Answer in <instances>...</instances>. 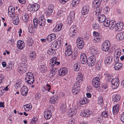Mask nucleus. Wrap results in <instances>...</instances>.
Masks as SVG:
<instances>
[{"mask_svg":"<svg viewBox=\"0 0 124 124\" xmlns=\"http://www.w3.org/2000/svg\"><path fill=\"white\" fill-rule=\"evenodd\" d=\"M103 100L102 98L100 97L98 99V103L99 104H101L103 103Z\"/></svg>","mask_w":124,"mask_h":124,"instance_id":"obj_60","label":"nucleus"},{"mask_svg":"<svg viewBox=\"0 0 124 124\" xmlns=\"http://www.w3.org/2000/svg\"><path fill=\"white\" fill-rule=\"evenodd\" d=\"M104 22L103 24L105 26L107 27L110 25L111 21L106 19Z\"/></svg>","mask_w":124,"mask_h":124,"instance_id":"obj_40","label":"nucleus"},{"mask_svg":"<svg viewBox=\"0 0 124 124\" xmlns=\"http://www.w3.org/2000/svg\"><path fill=\"white\" fill-rule=\"evenodd\" d=\"M110 45L109 41L105 40L102 45V50L106 52L109 49Z\"/></svg>","mask_w":124,"mask_h":124,"instance_id":"obj_5","label":"nucleus"},{"mask_svg":"<svg viewBox=\"0 0 124 124\" xmlns=\"http://www.w3.org/2000/svg\"><path fill=\"white\" fill-rule=\"evenodd\" d=\"M31 104L24 105L23 108L26 111H29L31 109Z\"/></svg>","mask_w":124,"mask_h":124,"instance_id":"obj_35","label":"nucleus"},{"mask_svg":"<svg viewBox=\"0 0 124 124\" xmlns=\"http://www.w3.org/2000/svg\"><path fill=\"white\" fill-rule=\"evenodd\" d=\"M17 46L18 49L22 50L25 46V44L24 42L22 40H18L17 42Z\"/></svg>","mask_w":124,"mask_h":124,"instance_id":"obj_13","label":"nucleus"},{"mask_svg":"<svg viewBox=\"0 0 124 124\" xmlns=\"http://www.w3.org/2000/svg\"><path fill=\"white\" fill-rule=\"evenodd\" d=\"M3 89V87H0V96H1L2 94L4 93V92H2V91Z\"/></svg>","mask_w":124,"mask_h":124,"instance_id":"obj_64","label":"nucleus"},{"mask_svg":"<svg viewBox=\"0 0 124 124\" xmlns=\"http://www.w3.org/2000/svg\"><path fill=\"white\" fill-rule=\"evenodd\" d=\"M93 85L95 88H98L100 86V80L98 77L94 78L92 81Z\"/></svg>","mask_w":124,"mask_h":124,"instance_id":"obj_2","label":"nucleus"},{"mask_svg":"<svg viewBox=\"0 0 124 124\" xmlns=\"http://www.w3.org/2000/svg\"><path fill=\"white\" fill-rule=\"evenodd\" d=\"M89 6H86L84 7L82 10V13L83 15H85L87 14L89 11Z\"/></svg>","mask_w":124,"mask_h":124,"instance_id":"obj_15","label":"nucleus"},{"mask_svg":"<svg viewBox=\"0 0 124 124\" xmlns=\"http://www.w3.org/2000/svg\"><path fill=\"white\" fill-rule=\"evenodd\" d=\"M39 8V6L36 3H35L31 5L29 4L28 7V9L29 11H36Z\"/></svg>","mask_w":124,"mask_h":124,"instance_id":"obj_1","label":"nucleus"},{"mask_svg":"<svg viewBox=\"0 0 124 124\" xmlns=\"http://www.w3.org/2000/svg\"><path fill=\"white\" fill-rule=\"evenodd\" d=\"M57 60V57H54L52 59H51L50 64V66L52 68H53L54 66V62L56 61Z\"/></svg>","mask_w":124,"mask_h":124,"instance_id":"obj_27","label":"nucleus"},{"mask_svg":"<svg viewBox=\"0 0 124 124\" xmlns=\"http://www.w3.org/2000/svg\"><path fill=\"white\" fill-rule=\"evenodd\" d=\"M83 44H77L78 48L79 49H82L83 46Z\"/></svg>","mask_w":124,"mask_h":124,"instance_id":"obj_62","label":"nucleus"},{"mask_svg":"<svg viewBox=\"0 0 124 124\" xmlns=\"http://www.w3.org/2000/svg\"><path fill=\"white\" fill-rule=\"evenodd\" d=\"M26 81L29 84H32L34 81V78H31L28 79H27V81Z\"/></svg>","mask_w":124,"mask_h":124,"instance_id":"obj_44","label":"nucleus"},{"mask_svg":"<svg viewBox=\"0 0 124 124\" xmlns=\"http://www.w3.org/2000/svg\"><path fill=\"white\" fill-rule=\"evenodd\" d=\"M100 36L99 33L98 35H97V36L94 37L93 40V41L94 42H98L100 39Z\"/></svg>","mask_w":124,"mask_h":124,"instance_id":"obj_42","label":"nucleus"},{"mask_svg":"<svg viewBox=\"0 0 124 124\" xmlns=\"http://www.w3.org/2000/svg\"><path fill=\"white\" fill-rule=\"evenodd\" d=\"M80 85L79 84H76L73 86L72 92L74 94H76L80 92Z\"/></svg>","mask_w":124,"mask_h":124,"instance_id":"obj_10","label":"nucleus"},{"mask_svg":"<svg viewBox=\"0 0 124 124\" xmlns=\"http://www.w3.org/2000/svg\"><path fill=\"white\" fill-rule=\"evenodd\" d=\"M28 28V31L30 33H32L34 32V30L32 27V24L29 25Z\"/></svg>","mask_w":124,"mask_h":124,"instance_id":"obj_45","label":"nucleus"},{"mask_svg":"<svg viewBox=\"0 0 124 124\" xmlns=\"http://www.w3.org/2000/svg\"><path fill=\"white\" fill-rule=\"evenodd\" d=\"M120 119L121 121L124 123V112L121 115Z\"/></svg>","mask_w":124,"mask_h":124,"instance_id":"obj_59","label":"nucleus"},{"mask_svg":"<svg viewBox=\"0 0 124 124\" xmlns=\"http://www.w3.org/2000/svg\"><path fill=\"white\" fill-rule=\"evenodd\" d=\"M70 16L71 20H73L75 17V13L73 11H71L70 13Z\"/></svg>","mask_w":124,"mask_h":124,"instance_id":"obj_50","label":"nucleus"},{"mask_svg":"<svg viewBox=\"0 0 124 124\" xmlns=\"http://www.w3.org/2000/svg\"><path fill=\"white\" fill-rule=\"evenodd\" d=\"M66 106L65 104L63 103L62 104L60 108V111L62 112H65L66 110Z\"/></svg>","mask_w":124,"mask_h":124,"instance_id":"obj_32","label":"nucleus"},{"mask_svg":"<svg viewBox=\"0 0 124 124\" xmlns=\"http://www.w3.org/2000/svg\"><path fill=\"white\" fill-rule=\"evenodd\" d=\"M77 110L76 108H73L72 109L70 108L68 110V115L69 116H71L74 115H75L77 113Z\"/></svg>","mask_w":124,"mask_h":124,"instance_id":"obj_14","label":"nucleus"},{"mask_svg":"<svg viewBox=\"0 0 124 124\" xmlns=\"http://www.w3.org/2000/svg\"><path fill=\"white\" fill-rule=\"evenodd\" d=\"M49 108H47V109L44 111V116L46 119H48L51 117V110L49 109Z\"/></svg>","mask_w":124,"mask_h":124,"instance_id":"obj_8","label":"nucleus"},{"mask_svg":"<svg viewBox=\"0 0 124 124\" xmlns=\"http://www.w3.org/2000/svg\"><path fill=\"white\" fill-rule=\"evenodd\" d=\"M117 35L118 38H117V40L120 41V40H122L124 38V32H121L118 33Z\"/></svg>","mask_w":124,"mask_h":124,"instance_id":"obj_21","label":"nucleus"},{"mask_svg":"<svg viewBox=\"0 0 124 124\" xmlns=\"http://www.w3.org/2000/svg\"><path fill=\"white\" fill-rule=\"evenodd\" d=\"M112 100L116 102V95H114L113 96L112 98Z\"/></svg>","mask_w":124,"mask_h":124,"instance_id":"obj_63","label":"nucleus"},{"mask_svg":"<svg viewBox=\"0 0 124 124\" xmlns=\"http://www.w3.org/2000/svg\"><path fill=\"white\" fill-rule=\"evenodd\" d=\"M79 0H73L72 2V6L73 7H74L75 6L73 5H77L79 3Z\"/></svg>","mask_w":124,"mask_h":124,"instance_id":"obj_46","label":"nucleus"},{"mask_svg":"<svg viewBox=\"0 0 124 124\" xmlns=\"http://www.w3.org/2000/svg\"><path fill=\"white\" fill-rule=\"evenodd\" d=\"M110 23L111 24V27L113 31L116 30V21L114 20L111 21Z\"/></svg>","mask_w":124,"mask_h":124,"instance_id":"obj_30","label":"nucleus"},{"mask_svg":"<svg viewBox=\"0 0 124 124\" xmlns=\"http://www.w3.org/2000/svg\"><path fill=\"white\" fill-rule=\"evenodd\" d=\"M53 12V11H52V10H50L48 9H47L45 12L46 15L47 16H49L50 15H51V14Z\"/></svg>","mask_w":124,"mask_h":124,"instance_id":"obj_43","label":"nucleus"},{"mask_svg":"<svg viewBox=\"0 0 124 124\" xmlns=\"http://www.w3.org/2000/svg\"><path fill=\"white\" fill-rule=\"evenodd\" d=\"M29 57L31 60H34L36 57V54L34 52H31L29 55Z\"/></svg>","mask_w":124,"mask_h":124,"instance_id":"obj_34","label":"nucleus"},{"mask_svg":"<svg viewBox=\"0 0 124 124\" xmlns=\"http://www.w3.org/2000/svg\"><path fill=\"white\" fill-rule=\"evenodd\" d=\"M83 40L82 38L80 37L78 38L77 40V44H83Z\"/></svg>","mask_w":124,"mask_h":124,"instance_id":"obj_39","label":"nucleus"},{"mask_svg":"<svg viewBox=\"0 0 124 124\" xmlns=\"http://www.w3.org/2000/svg\"><path fill=\"white\" fill-rule=\"evenodd\" d=\"M123 65L121 63H117V70H120L121 68H122Z\"/></svg>","mask_w":124,"mask_h":124,"instance_id":"obj_51","label":"nucleus"},{"mask_svg":"<svg viewBox=\"0 0 124 124\" xmlns=\"http://www.w3.org/2000/svg\"><path fill=\"white\" fill-rule=\"evenodd\" d=\"M92 49L91 51L92 53L93 54V55L95 56V55L97 53V51L95 48H92Z\"/></svg>","mask_w":124,"mask_h":124,"instance_id":"obj_58","label":"nucleus"},{"mask_svg":"<svg viewBox=\"0 0 124 124\" xmlns=\"http://www.w3.org/2000/svg\"><path fill=\"white\" fill-rule=\"evenodd\" d=\"M4 76L2 74H0V85L2 83L4 79Z\"/></svg>","mask_w":124,"mask_h":124,"instance_id":"obj_48","label":"nucleus"},{"mask_svg":"<svg viewBox=\"0 0 124 124\" xmlns=\"http://www.w3.org/2000/svg\"><path fill=\"white\" fill-rule=\"evenodd\" d=\"M29 15L28 14H25L22 17L23 21L25 22H27L29 20Z\"/></svg>","mask_w":124,"mask_h":124,"instance_id":"obj_36","label":"nucleus"},{"mask_svg":"<svg viewBox=\"0 0 124 124\" xmlns=\"http://www.w3.org/2000/svg\"><path fill=\"white\" fill-rule=\"evenodd\" d=\"M15 8L12 6H10L8 8V14L11 15L14 13Z\"/></svg>","mask_w":124,"mask_h":124,"instance_id":"obj_26","label":"nucleus"},{"mask_svg":"<svg viewBox=\"0 0 124 124\" xmlns=\"http://www.w3.org/2000/svg\"><path fill=\"white\" fill-rule=\"evenodd\" d=\"M69 35L70 36H72L73 38L75 37L76 36V34L77 32V29L75 27H71L69 30Z\"/></svg>","mask_w":124,"mask_h":124,"instance_id":"obj_6","label":"nucleus"},{"mask_svg":"<svg viewBox=\"0 0 124 124\" xmlns=\"http://www.w3.org/2000/svg\"><path fill=\"white\" fill-rule=\"evenodd\" d=\"M80 65L77 63L75 64L74 65V69L75 71H78L79 69Z\"/></svg>","mask_w":124,"mask_h":124,"instance_id":"obj_41","label":"nucleus"},{"mask_svg":"<svg viewBox=\"0 0 124 124\" xmlns=\"http://www.w3.org/2000/svg\"><path fill=\"white\" fill-rule=\"evenodd\" d=\"M27 75H26V77L25 78V80L26 81H27V79H30L31 78H34L33 76L32 73L31 72H28L26 73Z\"/></svg>","mask_w":124,"mask_h":124,"instance_id":"obj_33","label":"nucleus"},{"mask_svg":"<svg viewBox=\"0 0 124 124\" xmlns=\"http://www.w3.org/2000/svg\"><path fill=\"white\" fill-rule=\"evenodd\" d=\"M100 12V10L99 8H97L95 11L96 14L97 15H99Z\"/></svg>","mask_w":124,"mask_h":124,"instance_id":"obj_57","label":"nucleus"},{"mask_svg":"<svg viewBox=\"0 0 124 124\" xmlns=\"http://www.w3.org/2000/svg\"><path fill=\"white\" fill-rule=\"evenodd\" d=\"M28 89L26 86H23V89L22 91H21L22 94L24 96H26L28 92Z\"/></svg>","mask_w":124,"mask_h":124,"instance_id":"obj_22","label":"nucleus"},{"mask_svg":"<svg viewBox=\"0 0 124 124\" xmlns=\"http://www.w3.org/2000/svg\"><path fill=\"white\" fill-rule=\"evenodd\" d=\"M13 22L15 25H17L19 23V19L18 17L16 16H14L12 18Z\"/></svg>","mask_w":124,"mask_h":124,"instance_id":"obj_20","label":"nucleus"},{"mask_svg":"<svg viewBox=\"0 0 124 124\" xmlns=\"http://www.w3.org/2000/svg\"><path fill=\"white\" fill-rule=\"evenodd\" d=\"M101 115L102 117H104L108 118V115L107 113L105 111H104L102 112L101 114Z\"/></svg>","mask_w":124,"mask_h":124,"instance_id":"obj_49","label":"nucleus"},{"mask_svg":"<svg viewBox=\"0 0 124 124\" xmlns=\"http://www.w3.org/2000/svg\"><path fill=\"white\" fill-rule=\"evenodd\" d=\"M116 105H115L113 108V113L114 115H116Z\"/></svg>","mask_w":124,"mask_h":124,"instance_id":"obj_54","label":"nucleus"},{"mask_svg":"<svg viewBox=\"0 0 124 124\" xmlns=\"http://www.w3.org/2000/svg\"><path fill=\"white\" fill-rule=\"evenodd\" d=\"M62 27V24H58L57 25V29L58 31H61V30Z\"/></svg>","mask_w":124,"mask_h":124,"instance_id":"obj_55","label":"nucleus"},{"mask_svg":"<svg viewBox=\"0 0 124 124\" xmlns=\"http://www.w3.org/2000/svg\"><path fill=\"white\" fill-rule=\"evenodd\" d=\"M57 71V69L56 68H54V69H52L50 70V75H51L52 76H54L55 74Z\"/></svg>","mask_w":124,"mask_h":124,"instance_id":"obj_38","label":"nucleus"},{"mask_svg":"<svg viewBox=\"0 0 124 124\" xmlns=\"http://www.w3.org/2000/svg\"><path fill=\"white\" fill-rule=\"evenodd\" d=\"M73 53L72 49L70 45L68 46L65 49V55L66 57L71 55Z\"/></svg>","mask_w":124,"mask_h":124,"instance_id":"obj_7","label":"nucleus"},{"mask_svg":"<svg viewBox=\"0 0 124 124\" xmlns=\"http://www.w3.org/2000/svg\"><path fill=\"white\" fill-rule=\"evenodd\" d=\"M123 26V24L122 22H118L117 23V32L121 30Z\"/></svg>","mask_w":124,"mask_h":124,"instance_id":"obj_16","label":"nucleus"},{"mask_svg":"<svg viewBox=\"0 0 124 124\" xmlns=\"http://www.w3.org/2000/svg\"><path fill=\"white\" fill-rule=\"evenodd\" d=\"M57 100V99L55 98V96H53L51 97L49 102L51 104H54L56 102Z\"/></svg>","mask_w":124,"mask_h":124,"instance_id":"obj_31","label":"nucleus"},{"mask_svg":"<svg viewBox=\"0 0 124 124\" xmlns=\"http://www.w3.org/2000/svg\"><path fill=\"white\" fill-rule=\"evenodd\" d=\"M37 120L38 119L37 117H33L32 120L31 121V124H36V122L37 121Z\"/></svg>","mask_w":124,"mask_h":124,"instance_id":"obj_47","label":"nucleus"},{"mask_svg":"<svg viewBox=\"0 0 124 124\" xmlns=\"http://www.w3.org/2000/svg\"><path fill=\"white\" fill-rule=\"evenodd\" d=\"M112 60V58L111 56H108L104 60V62L105 64H109Z\"/></svg>","mask_w":124,"mask_h":124,"instance_id":"obj_28","label":"nucleus"},{"mask_svg":"<svg viewBox=\"0 0 124 124\" xmlns=\"http://www.w3.org/2000/svg\"><path fill=\"white\" fill-rule=\"evenodd\" d=\"M88 59H87L86 56L84 54L80 55V61L82 63L85 64L87 62Z\"/></svg>","mask_w":124,"mask_h":124,"instance_id":"obj_12","label":"nucleus"},{"mask_svg":"<svg viewBox=\"0 0 124 124\" xmlns=\"http://www.w3.org/2000/svg\"><path fill=\"white\" fill-rule=\"evenodd\" d=\"M88 102V99L85 98H83L79 101V103L81 105L84 104Z\"/></svg>","mask_w":124,"mask_h":124,"instance_id":"obj_29","label":"nucleus"},{"mask_svg":"<svg viewBox=\"0 0 124 124\" xmlns=\"http://www.w3.org/2000/svg\"><path fill=\"white\" fill-rule=\"evenodd\" d=\"M107 79L109 81H111L112 84V88L113 89H115L116 88L115 83H116L115 80H116L115 78L114 80L112 79L113 76L111 75H108L107 76Z\"/></svg>","mask_w":124,"mask_h":124,"instance_id":"obj_11","label":"nucleus"},{"mask_svg":"<svg viewBox=\"0 0 124 124\" xmlns=\"http://www.w3.org/2000/svg\"><path fill=\"white\" fill-rule=\"evenodd\" d=\"M21 81H19L16 83L15 85V87L17 88H19L21 86Z\"/></svg>","mask_w":124,"mask_h":124,"instance_id":"obj_52","label":"nucleus"},{"mask_svg":"<svg viewBox=\"0 0 124 124\" xmlns=\"http://www.w3.org/2000/svg\"><path fill=\"white\" fill-rule=\"evenodd\" d=\"M83 78V76L82 75L80 74V75H79L76 78L77 82L76 84L80 85V83L82 81Z\"/></svg>","mask_w":124,"mask_h":124,"instance_id":"obj_23","label":"nucleus"},{"mask_svg":"<svg viewBox=\"0 0 124 124\" xmlns=\"http://www.w3.org/2000/svg\"><path fill=\"white\" fill-rule=\"evenodd\" d=\"M40 69L41 72L44 73L46 71V67L45 66L42 65L40 67Z\"/></svg>","mask_w":124,"mask_h":124,"instance_id":"obj_37","label":"nucleus"},{"mask_svg":"<svg viewBox=\"0 0 124 124\" xmlns=\"http://www.w3.org/2000/svg\"><path fill=\"white\" fill-rule=\"evenodd\" d=\"M101 1L102 0H94L93 4L95 7H97L99 6Z\"/></svg>","mask_w":124,"mask_h":124,"instance_id":"obj_25","label":"nucleus"},{"mask_svg":"<svg viewBox=\"0 0 124 124\" xmlns=\"http://www.w3.org/2000/svg\"><path fill=\"white\" fill-rule=\"evenodd\" d=\"M90 111L89 110H85L82 112L83 116L85 117L88 116L90 115Z\"/></svg>","mask_w":124,"mask_h":124,"instance_id":"obj_24","label":"nucleus"},{"mask_svg":"<svg viewBox=\"0 0 124 124\" xmlns=\"http://www.w3.org/2000/svg\"><path fill=\"white\" fill-rule=\"evenodd\" d=\"M109 11V8L108 6H106L104 8V11L105 13L108 12Z\"/></svg>","mask_w":124,"mask_h":124,"instance_id":"obj_53","label":"nucleus"},{"mask_svg":"<svg viewBox=\"0 0 124 124\" xmlns=\"http://www.w3.org/2000/svg\"><path fill=\"white\" fill-rule=\"evenodd\" d=\"M45 20L42 17H40L38 21L39 24L41 26L43 27L45 25Z\"/></svg>","mask_w":124,"mask_h":124,"instance_id":"obj_17","label":"nucleus"},{"mask_svg":"<svg viewBox=\"0 0 124 124\" xmlns=\"http://www.w3.org/2000/svg\"><path fill=\"white\" fill-rule=\"evenodd\" d=\"M68 72L67 68L63 67L60 68L59 70L58 75L60 76H63L66 75Z\"/></svg>","mask_w":124,"mask_h":124,"instance_id":"obj_9","label":"nucleus"},{"mask_svg":"<svg viewBox=\"0 0 124 124\" xmlns=\"http://www.w3.org/2000/svg\"><path fill=\"white\" fill-rule=\"evenodd\" d=\"M55 37V34L54 33H52L49 35L47 37L46 39L48 41L50 42L54 39Z\"/></svg>","mask_w":124,"mask_h":124,"instance_id":"obj_19","label":"nucleus"},{"mask_svg":"<svg viewBox=\"0 0 124 124\" xmlns=\"http://www.w3.org/2000/svg\"><path fill=\"white\" fill-rule=\"evenodd\" d=\"M97 17L98 20L101 23L104 22L106 18L105 16L103 14L98 16Z\"/></svg>","mask_w":124,"mask_h":124,"instance_id":"obj_18","label":"nucleus"},{"mask_svg":"<svg viewBox=\"0 0 124 124\" xmlns=\"http://www.w3.org/2000/svg\"><path fill=\"white\" fill-rule=\"evenodd\" d=\"M27 65L25 63H22L18 69V71L20 74L24 73L26 70Z\"/></svg>","mask_w":124,"mask_h":124,"instance_id":"obj_3","label":"nucleus"},{"mask_svg":"<svg viewBox=\"0 0 124 124\" xmlns=\"http://www.w3.org/2000/svg\"><path fill=\"white\" fill-rule=\"evenodd\" d=\"M46 90L49 91L51 89L50 86L48 84H47L46 86Z\"/></svg>","mask_w":124,"mask_h":124,"instance_id":"obj_61","label":"nucleus"},{"mask_svg":"<svg viewBox=\"0 0 124 124\" xmlns=\"http://www.w3.org/2000/svg\"><path fill=\"white\" fill-rule=\"evenodd\" d=\"M87 64L90 66H93L96 62V58L95 56L93 55L90 56L88 58Z\"/></svg>","mask_w":124,"mask_h":124,"instance_id":"obj_4","label":"nucleus"},{"mask_svg":"<svg viewBox=\"0 0 124 124\" xmlns=\"http://www.w3.org/2000/svg\"><path fill=\"white\" fill-rule=\"evenodd\" d=\"M54 8V5L53 4H51L49 6L48 9L50 10H52V11H53Z\"/></svg>","mask_w":124,"mask_h":124,"instance_id":"obj_56","label":"nucleus"}]
</instances>
